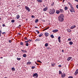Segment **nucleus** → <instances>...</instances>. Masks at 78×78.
<instances>
[{"mask_svg": "<svg viewBox=\"0 0 78 78\" xmlns=\"http://www.w3.org/2000/svg\"><path fill=\"white\" fill-rule=\"evenodd\" d=\"M1 34H2V30H0V37H1Z\"/></svg>", "mask_w": 78, "mask_h": 78, "instance_id": "42", "label": "nucleus"}, {"mask_svg": "<svg viewBox=\"0 0 78 78\" xmlns=\"http://www.w3.org/2000/svg\"><path fill=\"white\" fill-rule=\"evenodd\" d=\"M19 27H21V25H19Z\"/></svg>", "mask_w": 78, "mask_h": 78, "instance_id": "59", "label": "nucleus"}, {"mask_svg": "<svg viewBox=\"0 0 78 78\" xmlns=\"http://www.w3.org/2000/svg\"><path fill=\"white\" fill-rule=\"evenodd\" d=\"M64 15L63 14H61L58 17V20L59 22H63L64 20Z\"/></svg>", "mask_w": 78, "mask_h": 78, "instance_id": "1", "label": "nucleus"}, {"mask_svg": "<svg viewBox=\"0 0 78 78\" xmlns=\"http://www.w3.org/2000/svg\"><path fill=\"white\" fill-rule=\"evenodd\" d=\"M59 74H62V72H61V71L59 70Z\"/></svg>", "mask_w": 78, "mask_h": 78, "instance_id": "37", "label": "nucleus"}, {"mask_svg": "<svg viewBox=\"0 0 78 78\" xmlns=\"http://www.w3.org/2000/svg\"><path fill=\"white\" fill-rule=\"evenodd\" d=\"M31 64V62H28L27 63V65H30V64Z\"/></svg>", "mask_w": 78, "mask_h": 78, "instance_id": "27", "label": "nucleus"}, {"mask_svg": "<svg viewBox=\"0 0 78 78\" xmlns=\"http://www.w3.org/2000/svg\"><path fill=\"white\" fill-rule=\"evenodd\" d=\"M55 12V10L54 8L52 9V10L49 12L50 14H54Z\"/></svg>", "mask_w": 78, "mask_h": 78, "instance_id": "3", "label": "nucleus"}, {"mask_svg": "<svg viewBox=\"0 0 78 78\" xmlns=\"http://www.w3.org/2000/svg\"><path fill=\"white\" fill-rule=\"evenodd\" d=\"M52 38H54V36H53V34H51V36H50Z\"/></svg>", "mask_w": 78, "mask_h": 78, "instance_id": "32", "label": "nucleus"}, {"mask_svg": "<svg viewBox=\"0 0 78 78\" xmlns=\"http://www.w3.org/2000/svg\"><path fill=\"white\" fill-rule=\"evenodd\" d=\"M26 46H28V45H29V44H28V42H27L26 43Z\"/></svg>", "mask_w": 78, "mask_h": 78, "instance_id": "30", "label": "nucleus"}, {"mask_svg": "<svg viewBox=\"0 0 78 78\" xmlns=\"http://www.w3.org/2000/svg\"><path fill=\"white\" fill-rule=\"evenodd\" d=\"M2 27H5V24H3L2 25Z\"/></svg>", "mask_w": 78, "mask_h": 78, "instance_id": "49", "label": "nucleus"}, {"mask_svg": "<svg viewBox=\"0 0 78 78\" xmlns=\"http://www.w3.org/2000/svg\"><path fill=\"white\" fill-rule=\"evenodd\" d=\"M48 43H46L44 45L45 47H47L48 46Z\"/></svg>", "mask_w": 78, "mask_h": 78, "instance_id": "29", "label": "nucleus"}, {"mask_svg": "<svg viewBox=\"0 0 78 78\" xmlns=\"http://www.w3.org/2000/svg\"><path fill=\"white\" fill-rule=\"evenodd\" d=\"M71 8L69 9V10L71 12H75V9H74V8L72 6H70Z\"/></svg>", "mask_w": 78, "mask_h": 78, "instance_id": "2", "label": "nucleus"}, {"mask_svg": "<svg viewBox=\"0 0 78 78\" xmlns=\"http://www.w3.org/2000/svg\"><path fill=\"white\" fill-rule=\"evenodd\" d=\"M35 42H37V41H40V39L37 38L35 41Z\"/></svg>", "mask_w": 78, "mask_h": 78, "instance_id": "21", "label": "nucleus"}, {"mask_svg": "<svg viewBox=\"0 0 78 78\" xmlns=\"http://www.w3.org/2000/svg\"><path fill=\"white\" fill-rule=\"evenodd\" d=\"M73 44V42H72V41H70L69 42V45H72Z\"/></svg>", "mask_w": 78, "mask_h": 78, "instance_id": "22", "label": "nucleus"}, {"mask_svg": "<svg viewBox=\"0 0 78 78\" xmlns=\"http://www.w3.org/2000/svg\"><path fill=\"white\" fill-rule=\"evenodd\" d=\"M23 44V42H21L20 43V45H24Z\"/></svg>", "mask_w": 78, "mask_h": 78, "instance_id": "33", "label": "nucleus"}, {"mask_svg": "<svg viewBox=\"0 0 78 78\" xmlns=\"http://www.w3.org/2000/svg\"><path fill=\"white\" fill-rule=\"evenodd\" d=\"M65 76H66V74L65 73L62 74V78H64Z\"/></svg>", "mask_w": 78, "mask_h": 78, "instance_id": "9", "label": "nucleus"}, {"mask_svg": "<svg viewBox=\"0 0 78 78\" xmlns=\"http://www.w3.org/2000/svg\"><path fill=\"white\" fill-rule=\"evenodd\" d=\"M55 4V2H53V3H52V4H51V6H53V5H54Z\"/></svg>", "mask_w": 78, "mask_h": 78, "instance_id": "35", "label": "nucleus"}, {"mask_svg": "<svg viewBox=\"0 0 78 78\" xmlns=\"http://www.w3.org/2000/svg\"><path fill=\"white\" fill-rule=\"evenodd\" d=\"M68 41H71V38H69L68 39Z\"/></svg>", "mask_w": 78, "mask_h": 78, "instance_id": "47", "label": "nucleus"}, {"mask_svg": "<svg viewBox=\"0 0 78 78\" xmlns=\"http://www.w3.org/2000/svg\"><path fill=\"white\" fill-rule=\"evenodd\" d=\"M32 41V40L30 39H29L28 40H27V41H25L24 42H31Z\"/></svg>", "mask_w": 78, "mask_h": 78, "instance_id": "12", "label": "nucleus"}, {"mask_svg": "<svg viewBox=\"0 0 78 78\" xmlns=\"http://www.w3.org/2000/svg\"><path fill=\"white\" fill-rule=\"evenodd\" d=\"M16 17L17 19H18L20 18V16H19V15H17Z\"/></svg>", "mask_w": 78, "mask_h": 78, "instance_id": "20", "label": "nucleus"}, {"mask_svg": "<svg viewBox=\"0 0 78 78\" xmlns=\"http://www.w3.org/2000/svg\"><path fill=\"white\" fill-rule=\"evenodd\" d=\"M58 30H52V32L53 33H57V32H58Z\"/></svg>", "mask_w": 78, "mask_h": 78, "instance_id": "7", "label": "nucleus"}, {"mask_svg": "<svg viewBox=\"0 0 78 78\" xmlns=\"http://www.w3.org/2000/svg\"><path fill=\"white\" fill-rule=\"evenodd\" d=\"M9 43H11V42H12V40H9Z\"/></svg>", "mask_w": 78, "mask_h": 78, "instance_id": "41", "label": "nucleus"}, {"mask_svg": "<svg viewBox=\"0 0 78 78\" xmlns=\"http://www.w3.org/2000/svg\"><path fill=\"white\" fill-rule=\"evenodd\" d=\"M58 40L59 42H61V37L59 36L58 37Z\"/></svg>", "mask_w": 78, "mask_h": 78, "instance_id": "14", "label": "nucleus"}, {"mask_svg": "<svg viewBox=\"0 0 78 78\" xmlns=\"http://www.w3.org/2000/svg\"><path fill=\"white\" fill-rule=\"evenodd\" d=\"M44 35L46 37H48L49 35V34L47 32H46L44 34Z\"/></svg>", "mask_w": 78, "mask_h": 78, "instance_id": "6", "label": "nucleus"}, {"mask_svg": "<svg viewBox=\"0 0 78 78\" xmlns=\"http://www.w3.org/2000/svg\"><path fill=\"white\" fill-rule=\"evenodd\" d=\"M20 59H21V58H17V60H18V61H20Z\"/></svg>", "mask_w": 78, "mask_h": 78, "instance_id": "36", "label": "nucleus"}, {"mask_svg": "<svg viewBox=\"0 0 78 78\" xmlns=\"http://www.w3.org/2000/svg\"><path fill=\"white\" fill-rule=\"evenodd\" d=\"M43 36V34H42V33H41V34H40L39 37H41V36Z\"/></svg>", "mask_w": 78, "mask_h": 78, "instance_id": "24", "label": "nucleus"}, {"mask_svg": "<svg viewBox=\"0 0 78 78\" xmlns=\"http://www.w3.org/2000/svg\"><path fill=\"white\" fill-rule=\"evenodd\" d=\"M34 17L35 16H33V15H32L31 16L32 18H34Z\"/></svg>", "mask_w": 78, "mask_h": 78, "instance_id": "46", "label": "nucleus"}, {"mask_svg": "<svg viewBox=\"0 0 78 78\" xmlns=\"http://www.w3.org/2000/svg\"><path fill=\"white\" fill-rule=\"evenodd\" d=\"M24 39H25V40H28V38L27 37H25L24 38Z\"/></svg>", "mask_w": 78, "mask_h": 78, "instance_id": "45", "label": "nucleus"}, {"mask_svg": "<svg viewBox=\"0 0 78 78\" xmlns=\"http://www.w3.org/2000/svg\"><path fill=\"white\" fill-rule=\"evenodd\" d=\"M21 34L20 33H18V35H20Z\"/></svg>", "mask_w": 78, "mask_h": 78, "instance_id": "55", "label": "nucleus"}, {"mask_svg": "<svg viewBox=\"0 0 78 78\" xmlns=\"http://www.w3.org/2000/svg\"><path fill=\"white\" fill-rule=\"evenodd\" d=\"M38 21L39 20L38 19H36L35 20V23H37Z\"/></svg>", "mask_w": 78, "mask_h": 78, "instance_id": "26", "label": "nucleus"}, {"mask_svg": "<svg viewBox=\"0 0 78 78\" xmlns=\"http://www.w3.org/2000/svg\"><path fill=\"white\" fill-rule=\"evenodd\" d=\"M48 28H49V27H47L46 29H44V31H45V30H48Z\"/></svg>", "mask_w": 78, "mask_h": 78, "instance_id": "31", "label": "nucleus"}, {"mask_svg": "<svg viewBox=\"0 0 78 78\" xmlns=\"http://www.w3.org/2000/svg\"><path fill=\"white\" fill-rule=\"evenodd\" d=\"M65 1V0H63V2H64V1Z\"/></svg>", "mask_w": 78, "mask_h": 78, "instance_id": "61", "label": "nucleus"}, {"mask_svg": "<svg viewBox=\"0 0 78 78\" xmlns=\"http://www.w3.org/2000/svg\"><path fill=\"white\" fill-rule=\"evenodd\" d=\"M23 52L24 53H27V51L26 50H25V51L24 50Z\"/></svg>", "mask_w": 78, "mask_h": 78, "instance_id": "38", "label": "nucleus"}, {"mask_svg": "<svg viewBox=\"0 0 78 78\" xmlns=\"http://www.w3.org/2000/svg\"><path fill=\"white\" fill-rule=\"evenodd\" d=\"M37 62H40V63H42V62L39 60H37Z\"/></svg>", "mask_w": 78, "mask_h": 78, "instance_id": "40", "label": "nucleus"}, {"mask_svg": "<svg viewBox=\"0 0 78 78\" xmlns=\"http://www.w3.org/2000/svg\"><path fill=\"white\" fill-rule=\"evenodd\" d=\"M23 56L24 57V58H25L26 57H27V55L26 54H24L23 55Z\"/></svg>", "mask_w": 78, "mask_h": 78, "instance_id": "25", "label": "nucleus"}, {"mask_svg": "<svg viewBox=\"0 0 78 78\" xmlns=\"http://www.w3.org/2000/svg\"><path fill=\"white\" fill-rule=\"evenodd\" d=\"M72 57H69L67 59V61H69L71 59H72Z\"/></svg>", "mask_w": 78, "mask_h": 78, "instance_id": "18", "label": "nucleus"}, {"mask_svg": "<svg viewBox=\"0 0 78 78\" xmlns=\"http://www.w3.org/2000/svg\"><path fill=\"white\" fill-rule=\"evenodd\" d=\"M11 70L12 71H15V68H14L13 67L12 68Z\"/></svg>", "mask_w": 78, "mask_h": 78, "instance_id": "23", "label": "nucleus"}, {"mask_svg": "<svg viewBox=\"0 0 78 78\" xmlns=\"http://www.w3.org/2000/svg\"><path fill=\"white\" fill-rule=\"evenodd\" d=\"M50 47L49 46L47 48V49H50Z\"/></svg>", "mask_w": 78, "mask_h": 78, "instance_id": "52", "label": "nucleus"}, {"mask_svg": "<svg viewBox=\"0 0 78 78\" xmlns=\"http://www.w3.org/2000/svg\"><path fill=\"white\" fill-rule=\"evenodd\" d=\"M42 21H43V22H45V20H42Z\"/></svg>", "mask_w": 78, "mask_h": 78, "instance_id": "53", "label": "nucleus"}, {"mask_svg": "<svg viewBox=\"0 0 78 78\" xmlns=\"http://www.w3.org/2000/svg\"><path fill=\"white\" fill-rule=\"evenodd\" d=\"M48 10V8L47 7L45 8H44V9L43 11H47Z\"/></svg>", "mask_w": 78, "mask_h": 78, "instance_id": "15", "label": "nucleus"}, {"mask_svg": "<svg viewBox=\"0 0 78 78\" xmlns=\"http://www.w3.org/2000/svg\"><path fill=\"white\" fill-rule=\"evenodd\" d=\"M33 76L34 77L35 76H36V77H38V74H37V73H35L33 74Z\"/></svg>", "mask_w": 78, "mask_h": 78, "instance_id": "5", "label": "nucleus"}, {"mask_svg": "<svg viewBox=\"0 0 78 78\" xmlns=\"http://www.w3.org/2000/svg\"><path fill=\"white\" fill-rule=\"evenodd\" d=\"M34 78H37V77H34Z\"/></svg>", "mask_w": 78, "mask_h": 78, "instance_id": "64", "label": "nucleus"}, {"mask_svg": "<svg viewBox=\"0 0 78 78\" xmlns=\"http://www.w3.org/2000/svg\"><path fill=\"white\" fill-rule=\"evenodd\" d=\"M59 11H60V12L61 13H63V12H64V10L62 9H59Z\"/></svg>", "mask_w": 78, "mask_h": 78, "instance_id": "10", "label": "nucleus"}, {"mask_svg": "<svg viewBox=\"0 0 78 78\" xmlns=\"http://www.w3.org/2000/svg\"><path fill=\"white\" fill-rule=\"evenodd\" d=\"M68 4H69V5H70V3L69 2H68Z\"/></svg>", "mask_w": 78, "mask_h": 78, "instance_id": "60", "label": "nucleus"}, {"mask_svg": "<svg viewBox=\"0 0 78 78\" xmlns=\"http://www.w3.org/2000/svg\"><path fill=\"white\" fill-rule=\"evenodd\" d=\"M64 9L65 10H67V9H68V7L67 6H66L65 7Z\"/></svg>", "mask_w": 78, "mask_h": 78, "instance_id": "28", "label": "nucleus"}, {"mask_svg": "<svg viewBox=\"0 0 78 78\" xmlns=\"http://www.w3.org/2000/svg\"><path fill=\"white\" fill-rule=\"evenodd\" d=\"M21 51H23H23H24V50H22V49H21Z\"/></svg>", "mask_w": 78, "mask_h": 78, "instance_id": "57", "label": "nucleus"}, {"mask_svg": "<svg viewBox=\"0 0 78 78\" xmlns=\"http://www.w3.org/2000/svg\"><path fill=\"white\" fill-rule=\"evenodd\" d=\"M76 8H77V9H78V5H76Z\"/></svg>", "mask_w": 78, "mask_h": 78, "instance_id": "51", "label": "nucleus"}, {"mask_svg": "<svg viewBox=\"0 0 78 78\" xmlns=\"http://www.w3.org/2000/svg\"><path fill=\"white\" fill-rule=\"evenodd\" d=\"M35 28H38L37 27H35Z\"/></svg>", "mask_w": 78, "mask_h": 78, "instance_id": "58", "label": "nucleus"}, {"mask_svg": "<svg viewBox=\"0 0 78 78\" xmlns=\"http://www.w3.org/2000/svg\"><path fill=\"white\" fill-rule=\"evenodd\" d=\"M14 22H15L14 20H11V22H12V23H14Z\"/></svg>", "mask_w": 78, "mask_h": 78, "instance_id": "34", "label": "nucleus"}, {"mask_svg": "<svg viewBox=\"0 0 78 78\" xmlns=\"http://www.w3.org/2000/svg\"><path fill=\"white\" fill-rule=\"evenodd\" d=\"M78 73V69H77L75 72V75H76Z\"/></svg>", "mask_w": 78, "mask_h": 78, "instance_id": "13", "label": "nucleus"}, {"mask_svg": "<svg viewBox=\"0 0 78 78\" xmlns=\"http://www.w3.org/2000/svg\"><path fill=\"white\" fill-rule=\"evenodd\" d=\"M25 8L27 11H28V12H30V8H29V7H28L26 6L25 7Z\"/></svg>", "mask_w": 78, "mask_h": 78, "instance_id": "4", "label": "nucleus"}, {"mask_svg": "<svg viewBox=\"0 0 78 78\" xmlns=\"http://www.w3.org/2000/svg\"><path fill=\"white\" fill-rule=\"evenodd\" d=\"M51 65L52 67H54V66H55L56 65V63L53 62L52 63H51Z\"/></svg>", "mask_w": 78, "mask_h": 78, "instance_id": "8", "label": "nucleus"}, {"mask_svg": "<svg viewBox=\"0 0 78 78\" xmlns=\"http://www.w3.org/2000/svg\"><path fill=\"white\" fill-rule=\"evenodd\" d=\"M35 31H36L37 32V34H39V31H38V30H36Z\"/></svg>", "mask_w": 78, "mask_h": 78, "instance_id": "43", "label": "nucleus"}, {"mask_svg": "<svg viewBox=\"0 0 78 78\" xmlns=\"http://www.w3.org/2000/svg\"><path fill=\"white\" fill-rule=\"evenodd\" d=\"M67 31H68V32H69V33H70L71 32V31H72V30L70 29H67Z\"/></svg>", "mask_w": 78, "mask_h": 78, "instance_id": "19", "label": "nucleus"}, {"mask_svg": "<svg viewBox=\"0 0 78 78\" xmlns=\"http://www.w3.org/2000/svg\"><path fill=\"white\" fill-rule=\"evenodd\" d=\"M1 59H3V57H1Z\"/></svg>", "mask_w": 78, "mask_h": 78, "instance_id": "62", "label": "nucleus"}, {"mask_svg": "<svg viewBox=\"0 0 78 78\" xmlns=\"http://www.w3.org/2000/svg\"><path fill=\"white\" fill-rule=\"evenodd\" d=\"M35 63L37 65H39V64L37 63L36 62H35Z\"/></svg>", "mask_w": 78, "mask_h": 78, "instance_id": "50", "label": "nucleus"}, {"mask_svg": "<svg viewBox=\"0 0 78 78\" xmlns=\"http://www.w3.org/2000/svg\"><path fill=\"white\" fill-rule=\"evenodd\" d=\"M1 18H0V20H1Z\"/></svg>", "mask_w": 78, "mask_h": 78, "instance_id": "63", "label": "nucleus"}, {"mask_svg": "<svg viewBox=\"0 0 78 78\" xmlns=\"http://www.w3.org/2000/svg\"><path fill=\"white\" fill-rule=\"evenodd\" d=\"M76 27V26L75 25H73L71 27H70V29H73V28H75Z\"/></svg>", "mask_w": 78, "mask_h": 78, "instance_id": "11", "label": "nucleus"}, {"mask_svg": "<svg viewBox=\"0 0 78 78\" xmlns=\"http://www.w3.org/2000/svg\"><path fill=\"white\" fill-rule=\"evenodd\" d=\"M75 2H78V0H75Z\"/></svg>", "mask_w": 78, "mask_h": 78, "instance_id": "54", "label": "nucleus"}, {"mask_svg": "<svg viewBox=\"0 0 78 78\" xmlns=\"http://www.w3.org/2000/svg\"><path fill=\"white\" fill-rule=\"evenodd\" d=\"M62 66H61V65H59L58 66V67H61Z\"/></svg>", "mask_w": 78, "mask_h": 78, "instance_id": "44", "label": "nucleus"}, {"mask_svg": "<svg viewBox=\"0 0 78 78\" xmlns=\"http://www.w3.org/2000/svg\"><path fill=\"white\" fill-rule=\"evenodd\" d=\"M64 50H63V49H62V52H64Z\"/></svg>", "mask_w": 78, "mask_h": 78, "instance_id": "56", "label": "nucleus"}, {"mask_svg": "<svg viewBox=\"0 0 78 78\" xmlns=\"http://www.w3.org/2000/svg\"><path fill=\"white\" fill-rule=\"evenodd\" d=\"M6 33L5 32H2V34H5V33Z\"/></svg>", "mask_w": 78, "mask_h": 78, "instance_id": "48", "label": "nucleus"}, {"mask_svg": "<svg viewBox=\"0 0 78 78\" xmlns=\"http://www.w3.org/2000/svg\"><path fill=\"white\" fill-rule=\"evenodd\" d=\"M60 12V11L58 10H57L56 11V13L57 14H59Z\"/></svg>", "mask_w": 78, "mask_h": 78, "instance_id": "16", "label": "nucleus"}, {"mask_svg": "<svg viewBox=\"0 0 78 78\" xmlns=\"http://www.w3.org/2000/svg\"><path fill=\"white\" fill-rule=\"evenodd\" d=\"M35 68V67L34 66H33L31 67L32 69H34Z\"/></svg>", "mask_w": 78, "mask_h": 78, "instance_id": "39", "label": "nucleus"}, {"mask_svg": "<svg viewBox=\"0 0 78 78\" xmlns=\"http://www.w3.org/2000/svg\"><path fill=\"white\" fill-rule=\"evenodd\" d=\"M37 1L38 3H42V0H37Z\"/></svg>", "mask_w": 78, "mask_h": 78, "instance_id": "17", "label": "nucleus"}]
</instances>
